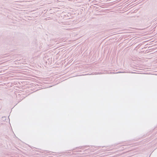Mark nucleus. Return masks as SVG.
I'll use <instances>...</instances> for the list:
<instances>
[{
  "label": "nucleus",
  "mask_w": 157,
  "mask_h": 157,
  "mask_svg": "<svg viewBox=\"0 0 157 157\" xmlns=\"http://www.w3.org/2000/svg\"><path fill=\"white\" fill-rule=\"evenodd\" d=\"M121 73V72H117L116 73Z\"/></svg>",
  "instance_id": "1"
}]
</instances>
